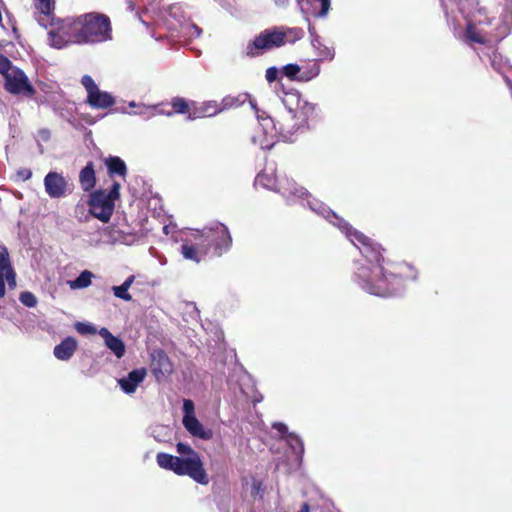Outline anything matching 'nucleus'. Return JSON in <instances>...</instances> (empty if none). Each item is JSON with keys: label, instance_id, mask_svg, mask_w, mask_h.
<instances>
[{"label": "nucleus", "instance_id": "obj_1", "mask_svg": "<svg viewBox=\"0 0 512 512\" xmlns=\"http://www.w3.org/2000/svg\"><path fill=\"white\" fill-rule=\"evenodd\" d=\"M255 185L277 191L289 203L307 206L316 215L338 228L361 254V259L355 261L353 281L366 293L384 298L398 296L405 291L408 281L417 280L418 272L412 265L386 260L380 244L352 228L348 222L325 203L313 198L294 180H277L274 169H266L256 176Z\"/></svg>", "mask_w": 512, "mask_h": 512}, {"label": "nucleus", "instance_id": "obj_2", "mask_svg": "<svg viewBox=\"0 0 512 512\" xmlns=\"http://www.w3.org/2000/svg\"><path fill=\"white\" fill-rule=\"evenodd\" d=\"M512 27V10L506 8L500 17L489 16L486 9H478L467 20L463 40L468 43L491 44L504 39Z\"/></svg>", "mask_w": 512, "mask_h": 512}, {"label": "nucleus", "instance_id": "obj_3", "mask_svg": "<svg viewBox=\"0 0 512 512\" xmlns=\"http://www.w3.org/2000/svg\"><path fill=\"white\" fill-rule=\"evenodd\" d=\"M176 451L180 456L159 452L156 456L158 466L179 476L187 475L195 482L207 485L209 477L200 455L190 445L182 442L176 444Z\"/></svg>", "mask_w": 512, "mask_h": 512}, {"label": "nucleus", "instance_id": "obj_4", "mask_svg": "<svg viewBox=\"0 0 512 512\" xmlns=\"http://www.w3.org/2000/svg\"><path fill=\"white\" fill-rule=\"evenodd\" d=\"M256 116L261 130L252 136L251 141L261 149H271L277 141L294 142L298 133H303L304 129L294 127L295 120H288L289 111L286 109L277 124L263 111L261 114L256 110Z\"/></svg>", "mask_w": 512, "mask_h": 512}, {"label": "nucleus", "instance_id": "obj_5", "mask_svg": "<svg viewBox=\"0 0 512 512\" xmlns=\"http://www.w3.org/2000/svg\"><path fill=\"white\" fill-rule=\"evenodd\" d=\"M303 37L304 30L299 27L279 26L265 29L247 44L246 55L253 58L287 44H294Z\"/></svg>", "mask_w": 512, "mask_h": 512}, {"label": "nucleus", "instance_id": "obj_6", "mask_svg": "<svg viewBox=\"0 0 512 512\" xmlns=\"http://www.w3.org/2000/svg\"><path fill=\"white\" fill-rule=\"evenodd\" d=\"M81 45L112 40V27L107 15L90 12L78 16Z\"/></svg>", "mask_w": 512, "mask_h": 512}, {"label": "nucleus", "instance_id": "obj_7", "mask_svg": "<svg viewBox=\"0 0 512 512\" xmlns=\"http://www.w3.org/2000/svg\"><path fill=\"white\" fill-rule=\"evenodd\" d=\"M48 32V44L55 49H63L71 44L81 45L78 16L56 19L54 17Z\"/></svg>", "mask_w": 512, "mask_h": 512}, {"label": "nucleus", "instance_id": "obj_8", "mask_svg": "<svg viewBox=\"0 0 512 512\" xmlns=\"http://www.w3.org/2000/svg\"><path fill=\"white\" fill-rule=\"evenodd\" d=\"M120 184L114 182L109 191L98 189L89 194V213L103 223L109 222L115 208V201L120 197Z\"/></svg>", "mask_w": 512, "mask_h": 512}, {"label": "nucleus", "instance_id": "obj_9", "mask_svg": "<svg viewBox=\"0 0 512 512\" xmlns=\"http://www.w3.org/2000/svg\"><path fill=\"white\" fill-rule=\"evenodd\" d=\"M191 235L194 240H204L208 250L213 248L218 256L227 252L232 245L229 229L220 222H213L202 230L191 229Z\"/></svg>", "mask_w": 512, "mask_h": 512}, {"label": "nucleus", "instance_id": "obj_10", "mask_svg": "<svg viewBox=\"0 0 512 512\" xmlns=\"http://www.w3.org/2000/svg\"><path fill=\"white\" fill-rule=\"evenodd\" d=\"M282 103L289 111L288 120H295L296 129H309V123L315 118V105L303 99L298 92L286 93Z\"/></svg>", "mask_w": 512, "mask_h": 512}, {"label": "nucleus", "instance_id": "obj_11", "mask_svg": "<svg viewBox=\"0 0 512 512\" xmlns=\"http://www.w3.org/2000/svg\"><path fill=\"white\" fill-rule=\"evenodd\" d=\"M4 80V88L10 94L32 97L36 92L24 71L16 66L4 76Z\"/></svg>", "mask_w": 512, "mask_h": 512}, {"label": "nucleus", "instance_id": "obj_12", "mask_svg": "<svg viewBox=\"0 0 512 512\" xmlns=\"http://www.w3.org/2000/svg\"><path fill=\"white\" fill-rule=\"evenodd\" d=\"M45 192L52 199H60L74 190V184L69 182L62 173L56 171L48 172L43 180Z\"/></svg>", "mask_w": 512, "mask_h": 512}, {"label": "nucleus", "instance_id": "obj_13", "mask_svg": "<svg viewBox=\"0 0 512 512\" xmlns=\"http://www.w3.org/2000/svg\"><path fill=\"white\" fill-rule=\"evenodd\" d=\"M150 371L159 383L166 381L173 372V364L164 350L155 348L150 351Z\"/></svg>", "mask_w": 512, "mask_h": 512}, {"label": "nucleus", "instance_id": "obj_14", "mask_svg": "<svg viewBox=\"0 0 512 512\" xmlns=\"http://www.w3.org/2000/svg\"><path fill=\"white\" fill-rule=\"evenodd\" d=\"M207 245L204 240H194L190 232L181 245V254L185 259L199 263L209 251Z\"/></svg>", "mask_w": 512, "mask_h": 512}, {"label": "nucleus", "instance_id": "obj_15", "mask_svg": "<svg viewBox=\"0 0 512 512\" xmlns=\"http://www.w3.org/2000/svg\"><path fill=\"white\" fill-rule=\"evenodd\" d=\"M35 20L37 23L45 28L53 24L55 1L54 0H34Z\"/></svg>", "mask_w": 512, "mask_h": 512}, {"label": "nucleus", "instance_id": "obj_16", "mask_svg": "<svg viewBox=\"0 0 512 512\" xmlns=\"http://www.w3.org/2000/svg\"><path fill=\"white\" fill-rule=\"evenodd\" d=\"M185 429L194 437L209 440L213 436L211 429L205 428L195 416H186L182 419Z\"/></svg>", "mask_w": 512, "mask_h": 512}, {"label": "nucleus", "instance_id": "obj_17", "mask_svg": "<svg viewBox=\"0 0 512 512\" xmlns=\"http://www.w3.org/2000/svg\"><path fill=\"white\" fill-rule=\"evenodd\" d=\"M98 334L104 339L106 347L117 357L121 358L125 354V344L119 338L114 336L107 328L103 327Z\"/></svg>", "mask_w": 512, "mask_h": 512}, {"label": "nucleus", "instance_id": "obj_18", "mask_svg": "<svg viewBox=\"0 0 512 512\" xmlns=\"http://www.w3.org/2000/svg\"><path fill=\"white\" fill-rule=\"evenodd\" d=\"M86 102L94 109H107L115 104V98L109 92L97 89L87 96Z\"/></svg>", "mask_w": 512, "mask_h": 512}, {"label": "nucleus", "instance_id": "obj_19", "mask_svg": "<svg viewBox=\"0 0 512 512\" xmlns=\"http://www.w3.org/2000/svg\"><path fill=\"white\" fill-rule=\"evenodd\" d=\"M79 183L84 192H93L96 186V174L93 162H88L79 172Z\"/></svg>", "mask_w": 512, "mask_h": 512}, {"label": "nucleus", "instance_id": "obj_20", "mask_svg": "<svg viewBox=\"0 0 512 512\" xmlns=\"http://www.w3.org/2000/svg\"><path fill=\"white\" fill-rule=\"evenodd\" d=\"M77 348V341L73 337L65 338L60 344L54 347V356L62 361L69 360Z\"/></svg>", "mask_w": 512, "mask_h": 512}, {"label": "nucleus", "instance_id": "obj_21", "mask_svg": "<svg viewBox=\"0 0 512 512\" xmlns=\"http://www.w3.org/2000/svg\"><path fill=\"white\" fill-rule=\"evenodd\" d=\"M208 347L215 355L225 350L224 332L218 326H213L208 339Z\"/></svg>", "mask_w": 512, "mask_h": 512}, {"label": "nucleus", "instance_id": "obj_22", "mask_svg": "<svg viewBox=\"0 0 512 512\" xmlns=\"http://www.w3.org/2000/svg\"><path fill=\"white\" fill-rule=\"evenodd\" d=\"M221 112L220 105L216 101H207L202 103L193 113H190V120L201 117H212Z\"/></svg>", "mask_w": 512, "mask_h": 512}, {"label": "nucleus", "instance_id": "obj_23", "mask_svg": "<svg viewBox=\"0 0 512 512\" xmlns=\"http://www.w3.org/2000/svg\"><path fill=\"white\" fill-rule=\"evenodd\" d=\"M0 254H3L4 259H5L4 260L5 262L3 263V266H5V268H4L5 280L7 281L8 286L11 289H13L16 287V273L11 265L8 249L2 243H0Z\"/></svg>", "mask_w": 512, "mask_h": 512}, {"label": "nucleus", "instance_id": "obj_24", "mask_svg": "<svg viewBox=\"0 0 512 512\" xmlns=\"http://www.w3.org/2000/svg\"><path fill=\"white\" fill-rule=\"evenodd\" d=\"M105 165L110 176L119 175L125 177L127 174L126 163L118 156H109L106 158Z\"/></svg>", "mask_w": 512, "mask_h": 512}, {"label": "nucleus", "instance_id": "obj_25", "mask_svg": "<svg viewBox=\"0 0 512 512\" xmlns=\"http://www.w3.org/2000/svg\"><path fill=\"white\" fill-rule=\"evenodd\" d=\"M284 440L290 447L293 454H295L296 459L300 462L304 454V444L302 439L294 433H289L285 436Z\"/></svg>", "mask_w": 512, "mask_h": 512}, {"label": "nucleus", "instance_id": "obj_26", "mask_svg": "<svg viewBox=\"0 0 512 512\" xmlns=\"http://www.w3.org/2000/svg\"><path fill=\"white\" fill-rule=\"evenodd\" d=\"M94 274L89 270H83L77 278L68 281V285L72 290L84 289L92 284Z\"/></svg>", "mask_w": 512, "mask_h": 512}, {"label": "nucleus", "instance_id": "obj_27", "mask_svg": "<svg viewBox=\"0 0 512 512\" xmlns=\"http://www.w3.org/2000/svg\"><path fill=\"white\" fill-rule=\"evenodd\" d=\"M153 110H156V105H146L143 103H140L138 108L134 111H128L126 108H118L117 111H119L122 114H129V115H137L143 117L145 120H149L152 117L156 115Z\"/></svg>", "mask_w": 512, "mask_h": 512}, {"label": "nucleus", "instance_id": "obj_28", "mask_svg": "<svg viewBox=\"0 0 512 512\" xmlns=\"http://www.w3.org/2000/svg\"><path fill=\"white\" fill-rule=\"evenodd\" d=\"M311 44L313 48L317 50V55L320 58V60L332 61L334 59V49L324 45L318 37L312 39Z\"/></svg>", "mask_w": 512, "mask_h": 512}, {"label": "nucleus", "instance_id": "obj_29", "mask_svg": "<svg viewBox=\"0 0 512 512\" xmlns=\"http://www.w3.org/2000/svg\"><path fill=\"white\" fill-rule=\"evenodd\" d=\"M321 68L317 61L301 66L300 82H309L320 74Z\"/></svg>", "mask_w": 512, "mask_h": 512}, {"label": "nucleus", "instance_id": "obj_30", "mask_svg": "<svg viewBox=\"0 0 512 512\" xmlns=\"http://www.w3.org/2000/svg\"><path fill=\"white\" fill-rule=\"evenodd\" d=\"M147 370L145 368L134 369L128 373L127 378L118 380L117 384H140L145 379Z\"/></svg>", "mask_w": 512, "mask_h": 512}, {"label": "nucleus", "instance_id": "obj_31", "mask_svg": "<svg viewBox=\"0 0 512 512\" xmlns=\"http://www.w3.org/2000/svg\"><path fill=\"white\" fill-rule=\"evenodd\" d=\"M281 72L284 76H286L288 79L292 81H299L300 82V74H301V66L295 63H290L287 65H284L281 69Z\"/></svg>", "mask_w": 512, "mask_h": 512}, {"label": "nucleus", "instance_id": "obj_32", "mask_svg": "<svg viewBox=\"0 0 512 512\" xmlns=\"http://www.w3.org/2000/svg\"><path fill=\"white\" fill-rule=\"evenodd\" d=\"M255 387L256 386L250 385L244 386V388L242 389V393L245 394L253 404L259 403L263 400L262 394L256 391Z\"/></svg>", "mask_w": 512, "mask_h": 512}, {"label": "nucleus", "instance_id": "obj_33", "mask_svg": "<svg viewBox=\"0 0 512 512\" xmlns=\"http://www.w3.org/2000/svg\"><path fill=\"white\" fill-rule=\"evenodd\" d=\"M171 105L174 109V112L179 113V114H184L189 109L188 102L186 101V99H184L182 97H174L171 100Z\"/></svg>", "mask_w": 512, "mask_h": 512}, {"label": "nucleus", "instance_id": "obj_34", "mask_svg": "<svg viewBox=\"0 0 512 512\" xmlns=\"http://www.w3.org/2000/svg\"><path fill=\"white\" fill-rule=\"evenodd\" d=\"M128 290H129V288L125 287L123 284L112 287L113 295L116 298L127 301V302L132 300V295L129 293Z\"/></svg>", "mask_w": 512, "mask_h": 512}, {"label": "nucleus", "instance_id": "obj_35", "mask_svg": "<svg viewBox=\"0 0 512 512\" xmlns=\"http://www.w3.org/2000/svg\"><path fill=\"white\" fill-rule=\"evenodd\" d=\"M19 300L24 306L29 307V308L35 307L38 302L36 296L32 292H29V291L21 292L20 296H19Z\"/></svg>", "mask_w": 512, "mask_h": 512}, {"label": "nucleus", "instance_id": "obj_36", "mask_svg": "<svg viewBox=\"0 0 512 512\" xmlns=\"http://www.w3.org/2000/svg\"><path fill=\"white\" fill-rule=\"evenodd\" d=\"M490 64L497 72L503 74L504 73V62L502 56L497 52H493L490 56Z\"/></svg>", "mask_w": 512, "mask_h": 512}, {"label": "nucleus", "instance_id": "obj_37", "mask_svg": "<svg viewBox=\"0 0 512 512\" xmlns=\"http://www.w3.org/2000/svg\"><path fill=\"white\" fill-rule=\"evenodd\" d=\"M183 32L189 38H198L202 34V29L194 23H188L183 26Z\"/></svg>", "mask_w": 512, "mask_h": 512}, {"label": "nucleus", "instance_id": "obj_38", "mask_svg": "<svg viewBox=\"0 0 512 512\" xmlns=\"http://www.w3.org/2000/svg\"><path fill=\"white\" fill-rule=\"evenodd\" d=\"M81 84L84 86L87 96L95 92L98 88L97 84L90 75H84L81 78Z\"/></svg>", "mask_w": 512, "mask_h": 512}, {"label": "nucleus", "instance_id": "obj_39", "mask_svg": "<svg viewBox=\"0 0 512 512\" xmlns=\"http://www.w3.org/2000/svg\"><path fill=\"white\" fill-rule=\"evenodd\" d=\"M448 1H449L450 5H448L445 2V0H441L442 7H443L447 17L449 16V10L451 11V13H453V7L452 6H454V5L457 7V9L459 10L460 13H462V14L465 13L464 6L462 5L460 0H448Z\"/></svg>", "mask_w": 512, "mask_h": 512}, {"label": "nucleus", "instance_id": "obj_40", "mask_svg": "<svg viewBox=\"0 0 512 512\" xmlns=\"http://www.w3.org/2000/svg\"><path fill=\"white\" fill-rule=\"evenodd\" d=\"M242 103L238 97L227 96L222 99L220 105L221 112L232 107H237Z\"/></svg>", "mask_w": 512, "mask_h": 512}, {"label": "nucleus", "instance_id": "obj_41", "mask_svg": "<svg viewBox=\"0 0 512 512\" xmlns=\"http://www.w3.org/2000/svg\"><path fill=\"white\" fill-rule=\"evenodd\" d=\"M13 67L14 65L12 62L3 54H0V74L4 77L10 72V70H12Z\"/></svg>", "mask_w": 512, "mask_h": 512}, {"label": "nucleus", "instance_id": "obj_42", "mask_svg": "<svg viewBox=\"0 0 512 512\" xmlns=\"http://www.w3.org/2000/svg\"><path fill=\"white\" fill-rule=\"evenodd\" d=\"M235 373L239 375L237 384H247L248 382L252 381L251 375L245 371L242 366H236Z\"/></svg>", "mask_w": 512, "mask_h": 512}, {"label": "nucleus", "instance_id": "obj_43", "mask_svg": "<svg viewBox=\"0 0 512 512\" xmlns=\"http://www.w3.org/2000/svg\"><path fill=\"white\" fill-rule=\"evenodd\" d=\"M75 328L80 334H95L97 332L96 328L90 323L78 322Z\"/></svg>", "mask_w": 512, "mask_h": 512}, {"label": "nucleus", "instance_id": "obj_44", "mask_svg": "<svg viewBox=\"0 0 512 512\" xmlns=\"http://www.w3.org/2000/svg\"><path fill=\"white\" fill-rule=\"evenodd\" d=\"M4 260L5 259H4L3 254H0V298L4 297V295L6 293L5 276H4L5 266H3V263L5 262Z\"/></svg>", "mask_w": 512, "mask_h": 512}, {"label": "nucleus", "instance_id": "obj_45", "mask_svg": "<svg viewBox=\"0 0 512 512\" xmlns=\"http://www.w3.org/2000/svg\"><path fill=\"white\" fill-rule=\"evenodd\" d=\"M280 73V70L276 66H272L266 69L265 72V78L267 82L272 83L274 82Z\"/></svg>", "mask_w": 512, "mask_h": 512}, {"label": "nucleus", "instance_id": "obj_46", "mask_svg": "<svg viewBox=\"0 0 512 512\" xmlns=\"http://www.w3.org/2000/svg\"><path fill=\"white\" fill-rule=\"evenodd\" d=\"M183 417L186 416H195L194 415V403L190 399H184L183 401Z\"/></svg>", "mask_w": 512, "mask_h": 512}, {"label": "nucleus", "instance_id": "obj_47", "mask_svg": "<svg viewBox=\"0 0 512 512\" xmlns=\"http://www.w3.org/2000/svg\"><path fill=\"white\" fill-rule=\"evenodd\" d=\"M103 236L104 237H107L108 239L106 240V242L108 243H111V244H114L116 242L119 241V237L118 236H115L114 234L116 233L115 231H112L110 228H105L103 231Z\"/></svg>", "mask_w": 512, "mask_h": 512}, {"label": "nucleus", "instance_id": "obj_48", "mask_svg": "<svg viewBox=\"0 0 512 512\" xmlns=\"http://www.w3.org/2000/svg\"><path fill=\"white\" fill-rule=\"evenodd\" d=\"M17 177L22 181H27L32 177V171L28 168H21L17 171Z\"/></svg>", "mask_w": 512, "mask_h": 512}, {"label": "nucleus", "instance_id": "obj_49", "mask_svg": "<svg viewBox=\"0 0 512 512\" xmlns=\"http://www.w3.org/2000/svg\"><path fill=\"white\" fill-rule=\"evenodd\" d=\"M272 427L277 430L282 436L283 438H285V436L288 433V427L286 426V424L282 423V422H274L272 424Z\"/></svg>", "mask_w": 512, "mask_h": 512}, {"label": "nucleus", "instance_id": "obj_50", "mask_svg": "<svg viewBox=\"0 0 512 512\" xmlns=\"http://www.w3.org/2000/svg\"><path fill=\"white\" fill-rule=\"evenodd\" d=\"M38 137L42 141L47 142L50 139V131L48 129H41L38 132Z\"/></svg>", "mask_w": 512, "mask_h": 512}, {"label": "nucleus", "instance_id": "obj_51", "mask_svg": "<svg viewBox=\"0 0 512 512\" xmlns=\"http://www.w3.org/2000/svg\"><path fill=\"white\" fill-rule=\"evenodd\" d=\"M138 386H120L121 390L127 394L132 395L136 392Z\"/></svg>", "mask_w": 512, "mask_h": 512}, {"label": "nucleus", "instance_id": "obj_52", "mask_svg": "<svg viewBox=\"0 0 512 512\" xmlns=\"http://www.w3.org/2000/svg\"><path fill=\"white\" fill-rule=\"evenodd\" d=\"M153 112H155L156 115H166L168 117L173 115L172 111H165L163 109H160L158 105H156V110H153Z\"/></svg>", "mask_w": 512, "mask_h": 512}, {"label": "nucleus", "instance_id": "obj_53", "mask_svg": "<svg viewBox=\"0 0 512 512\" xmlns=\"http://www.w3.org/2000/svg\"><path fill=\"white\" fill-rule=\"evenodd\" d=\"M135 281V275H130L129 277H127L125 279V281L122 283L125 287H128L130 288L132 286V284L134 283Z\"/></svg>", "mask_w": 512, "mask_h": 512}, {"label": "nucleus", "instance_id": "obj_54", "mask_svg": "<svg viewBox=\"0 0 512 512\" xmlns=\"http://www.w3.org/2000/svg\"><path fill=\"white\" fill-rule=\"evenodd\" d=\"M289 0H275V4L280 7H286Z\"/></svg>", "mask_w": 512, "mask_h": 512}, {"label": "nucleus", "instance_id": "obj_55", "mask_svg": "<svg viewBox=\"0 0 512 512\" xmlns=\"http://www.w3.org/2000/svg\"><path fill=\"white\" fill-rule=\"evenodd\" d=\"M299 512H310L309 505L307 503L303 504Z\"/></svg>", "mask_w": 512, "mask_h": 512}, {"label": "nucleus", "instance_id": "obj_56", "mask_svg": "<svg viewBox=\"0 0 512 512\" xmlns=\"http://www.w3.org/2000/svg\"><path fill=\"white\" fill-rule=\"evenodd\" d=\"M139 104H140V103H136L135 101H130V102L128 103V107H130V108H136V109H137V108H138V106H139Z\"/></svg>", "mask_w": 512, "mask_h": 512}, {"label": "nucleus", "instance_id": "obj_57", "mask_svg": "<svg viewBox=\"0 0 512 512\" xmlns=\"http://www.w3.org/2000/svg\"><path fill=\"white\" fill-rule=\"evenodd\" d=\"M228 384H234L233 380H228Z\"/></svg>", "mask_w": 512, "mask_h": 512}]
</instances>
